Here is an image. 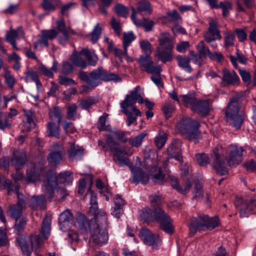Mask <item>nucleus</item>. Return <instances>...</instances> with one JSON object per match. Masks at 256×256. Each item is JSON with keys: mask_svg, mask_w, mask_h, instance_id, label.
Listing matches in <instances>:
<instances>
[{"mask_svg": "<svg viewBox=\"0 0 256 256\" xmlns=\"http://www.w3.org/2000/svg\"><path fill=\"white\" fill-rule=\"evenodd\" d=\"M106 143L114 152V160L120 166H127L131 169L132 176L131 182L137 184L142 183L146 184L150 180V176L148 174L144 172L142 170L138 167L132 168V164L129 158L124 157V155L131 156L133 153V150L129 147L118 148L116 147V143L111 136H108L106 140Z\"/></svg>", "mask_w": 256, "mask_h": 256, "instance_id": "nucleus-1", "label": "nucleus"}, {"mask_svg": "<svg viewBox=\"0 0 256 256\" xmlns=\"http://www.w3.org/2000/svg\"><path fill=\"white\" fill-rule=\"evenodd\" d=\"M108 217L105 212L100 210L96 216V220L90 224L89 232L90 240L96 245L102 246L108 243Z\"/></svg>", "mask_w": 256, "mask_h": 256, "instance_id": "nucleus-2", "label": "nucleus"}, {"mask_svg": "<svg viewBox=\"0 0 256 256\" xmlns=\"http://www.w3.org/2000/svg\"><path fill=\"white\" fill-rule=\"evenodd\" d=\"M139 216L142 220L146 222L156 221L159 224L160 229L168 234L174 232L171 218L165 211L159 207L153 210L145 208L139 212Z\"/></svg>", "mask_w": 256, "mask_h": 256, "instance_id": "nucleus-3", "label": "nucleus"}, {"mask_svg": "<svg viewBox=\"0 0 256 256\" xmlns=\"http://www.w3.org/2000/svg\"><path fill=\"white\" fill-rule=\"evenodd\" d=\"M84 199L85 200H90V206L89 212L90 213L94 216V218L88 220L84 214L82 213H78L74 218L73 223L76 228L82 233L85 234L89 231L91 222H94L96 220V216L98 212L96 194L91 190L90 187L88 188Z\"/></svg>", "mask_w": 256, "mask_h": 256, "instance_id": "nucleus-4", "label": "nucleus"}, {"mask_svg": "<svg viewBox=\"0 0 256 256\" xmlns=\"http://www.w3.org/2000/svg\"><path fill=\"white\" fill-rule=\"evenodd\" d=\"M38 180H41L42 182L44 194H42L38 197H32L30 201V206L34 209L42 210L46 208L45 198L46 197L50 201L53 198L57 182L56 175L52 172L48 174L46 180H42L40 178Z\"/></svg>", "mask_w": 256, "mask_h": 256, "instance_id": "nucleus-5", "label": "nucleus"}, {"mask_svg": "<svg viewBox=\"0 0 256 256\" xmlns=\"http://www.w3.org/2000/svg\"><path fill=\"white\" fill-rule=\"evenodd\" d=\"M242 94H238L232 98L227 106L226 118L228 122L236 129H239L244 120V114L241 110Z\"/></svg>", "mask_w": 256, "mask_h": 256, "instance_id": "nucleus-6", "label": "nucleus"}, {"mask_svg": "<svg viewBox=\"0 0 256 256\" xmlns=\"http://www.w3.org/2000/svg\"><path fill=\"white\" fill-rule=\"evenodd\" d=\"M199 126L200 124L198 121L189 118H184L178 122L176 128L186 138L193 140L194 144H196L200 138Z\"/></svg>", "mask_w": 256, "mask_h": 256, "instance_id": "nucleus-7", "label": "nucleus"}, {"mask_svg": "<svg viewBox=\"0 0 256 256\" xmlns=\"http://www.w3.org/2000/svg\"><path fill=\"white\" fill-rule=\"evenodd\" d=\"M50 172H54L56 175V173L52 170H50L46 172L44 169L41 168L39 170L37 168L36 169V166H34L33 170H27L26 180L29 182H36L40 178L42 180H46V176ZM72 175V173L70 171L61 172L58 178L56 176V182L58 183V181L60 183L64 184H72L73 178ZM56 186H58V184Z\"/></svg>", "mask_w": 256, "mask_h": 256, "instance_id": "nucleus-8", "label": "nucleus"}, {"mask_svg": "<svg viewBox=\"0 0 256 256\" xmlns=\"http://www.w3.org/2000/svg\"><path fill=\"white\" fill-rule=\"evenodd\" d=\"M220 224L219 220L214 217L209 218L208 215L200 214L197 218H192L190 224L189 228L190 232L195 234L198 231L212 230Z\"/></svg>", "mask_w": 256, "mask_h": 256, "instance_id": "nucleus-9", "label": "nucleus"}, {"mask_svg": "<svg viewBox=\"0 0 256 256\" xmlns=\"http://www.w3.org/2000/svg\"><path fill=\"white\" fill-rule=\"evenodd\" d=\"M139 64L142 70L148 74H155V76H152L150 78L157 86L159 88L163 86L160 78L162 71L160 66L155 65L148 56L141 57L139 60Z\"/></svg>", "mask_w": 256, "mask_h": 256, "instance_id": "nucleus-10", "label": "nucleus"}, {"mask_svg": "<svg viewBox=\"0 0 256 256\" xmlns=\"http://www.w3.org/2000/svg\"><path fill=\"white\" fill-rule=\"evenodd\" d=\"M30 240V246L28 244L26 240L24 238H18L16 240V244L20 246L23 254L26 256H30L32 250L38 248L43 241L42 238L40 234L31 236Z\"/></svg>", "mask_w": 256, "mask_h": 256, "instance_id": "nucleus-11", "label": "nucleus"}, {"mask_svg": "<svg viewBox=\"0 0 256 256\" xmlns=\"http://www.w3.org/2000/svg\"><path fill=\"white\" fill-rule=\"evenodd\" d=\"M234 204L239 210L240 217L248 218L249 215L252 214L254 210L256 208V200L236 198Z\"/></svg>", "mask_w": 256, "mask_h": 256, "instance_id": "nucleus-12", "label": "nucleus"}, {"mask_svg": "<svg viewBox=\"0 0 256 256\" xmlns=\"http://www.w3.org/2000/svg\"><path fill=\"white\" fill-rule=\"evenodd\" d=\"M26 156L25 152L21 150H15L13 152L11 163L14 166L16 172L13 175L16 181L22 180L24 178V174L20 171V169L24 166L26 162Z\"/></svg>", "mask_w": 256, "mask_h": 256, "instance_id": "nucleus-13", "label": "nucleus"}, {"mask_svg": "<svg viewBox=\"0 0 256 256\" xmlns=\"http://www.w3.org/2000/svg\"><path fill=\"white\" fill-rule=\"evenodd\" d=\"M58 34L54 29L42 30L38 36V39L34 43L35 50H42L44 46L48 48L49 46L48 40H52Z\"/></svg>", "mask_w": 256, "mask_h": 256, "instance_id": "nucleus-14", "label": "nucleus"}, {"mask_svg": "<svg viewBox=\"0 0 256 256\" xmlns=\"http://www.w3.org/2000/svg\"><path fill=\"white\" fill-rule=\"evenodd\" d=\"M140 88L136 86L134 90L130 92V94L126 96L123 101L120 103V108H132L136 107L135 104L138 102L142 104L144 102V100L140 92Z\"/></svg>", "mask_w": 256, "mask_h": 256, "instance_id": "nucleus-15", "label": "nucleus"}, {"mask_svg": "<svg viewBox=\"0 0 256 256\" xmlns=\"http://www.w3.org/2000/svg\"><path fill=\"white\" fill-rule=\"evenodd\" d=\"M65 154L66 150L62 145L56 143L52 145L47 160L51 166H55L59 164Z\"/></svg>", "mask_w": 256, "mask_h": 256, "instance_id": "nucleus-16", "label": "nucleus"}, {"mask_svg": "<svg viewBox=\"0 0 256 256\" xmlns=\"http://www.w3.org/2000/svg\"><path fill=\"white\" fill-rule=\"evenodd\" d=\"M244 150L242 147L230 145L228 148L226 158L228 164L231 166L238 164L242 160Z\"/></svg>", "mask_w": 256, "mask_h": 256, "instance_id": "nucleus-17", "label": "nucleus"}, {"mask_svg": "<svg viewBox=\"0 0 256 256\" xmlns=\"http://www.w3.org/2000/svg\"><path fill=\"white\" fill-rule=\"evenodd\" d=\"M138 236L144 244L152 247L158 246L160 242V237L150 232L146 228H142L139 231Z\"/></svg>", "mask_w": 256, "mask_h": 256, "instance_id": "nucleus-18", "label": "nucleus"}, {"mask_svg": "<svg viewBox=\"0 0 256 256\" xmlns=\"http://www.w3.org/2000/svg\"><path fill=\"white\" fill-rule=\"evenodd\" d=\"M212 166L216 172L221 176L225 175L228 172L226 164L222 160L218 152V150L216 148L212 154Z\"/></svg>", "mask_w": 256, "mask_h": 256, "instance_id": "nucleus-19", "label": "nucleus"}, {"mask_svg": "<svg viewBox=\"0 0 256 256\" xmlns=\"http://www.w3.org/2000/svg\"><path fill=\"white\" fill-rule=\"evenodd\" d=\"M222 84L224 86H237L240 82V79L234 70L230 71L226 68L222 70Z\"/></svg>", "mask_w": 256, "mask_h": 256, "instance_id": "nucleus-20", "label": "nucleus"}, {"mask_svg": "<svg viewBox=\"0 0 256 256\" xmlns=\"http://www.w3.org/2000/svg\"><path fill=\"white\" fill-rule=\"evenodd\" d=\"M204 36L208 43H210L216 40H220L222 38L215 21L211 20L209 22V27L207 31L204 33Z\"/></svg>", "mask_w": 256, "mask_h": 256, "instance_id": "nucleus-21", "label": "nucleus"}, {"mask_svg": "<svg viewBox=\"0 0 256 256\" xmlns=\"http://www.w3.org/2000/svg\"><path fill=\"white\" fill-rule=\"evenodd\" d=\"M132 14L130 17L134 24L138 27H143L146 32L151 31L154 24V22L146 18H144L142 20H137L136 18V12L135 8L134 7H132Z\"/></svg>", "mask_w": 256, "mask_h": 256, "instance_id": "nucleus-22", "label": "nucleus"}, {"mask_svg": "<svg viewBox=\"0 0 256 256\" xmlns=\"http://www.w3.org/2000/svg\"><path fill=\"white\" fill-rule=\"evenodd\" d=\"M72 218L73 214L71 211L68 209L66 210L60 214L58 223L60 228L62 231L65 232L69 228Z\"/></svg>", "mask_w": 256, "mask_h": 256, "instance_id": "nucleus-23", "label": "nucleus"}, {"mask_svg": "<svg viewBox=\"0 0 256 256\" xmlns=\"http://www.w3.org/2000/svg\"><path fill=\"white\" fill-rule=\"evenodd\" d=\"M156 56L163 63L172 62L174 58L173 48H157Z\"/></svg>", "mask_w": 256, "mask_h": 256, "instance_id": "nucleus-24", "label": "nucleus"}, {"mask_svg": "<svg viewBox=\"0 0 256 256\" xmlns=\"http://www.w3.org/2000/svg\"><path fill=\"white\" fill-rule=\"evenodd\" d=\"M122 112L128 116L127 125L128 126L136 122L138 116H141V112L136 107L121 108Z\"/></svg>", "mask_w": 256, "mask_h": 256, "instance_id": "nucleus-25", "label": "nucleus"}, {"mask_svg": "<svg viewBox=\"0 0 256 256\" xmlns=\"http://www.w3.org/2000/svg\"><path fill=\"white\" fill-rule=\"evenodd\" d=\"M90 88H94L98 86L102 80L104 69L102 67L93 70L90 73Z\"/></svg>", "mask_w": 256, "mask_h": 256, "instance_id": "nucleus-26", "label": "nucleus"}, {"mask_svg": "<svg viewBox=\"0 0 256 256\" xmlns=\"http://www.w3.org/2000/svg\"><path fill=\"white\" fill-rule=\"evenodd\" d=\"M160 47L158 48H174V42L170 34L168 32H162L158 37Z\"/></svg>", "mask_w": 256, "mask_h": 256, "instance_id": "nucleus-27", "label": "nucleus"}, {"mask_svg": "<svg viewBox=\"0 0 256 256\" xmlns=\"http://www.w3.org/2000/svg\"><path fill=\"white\" fill-rule=\"evenodd\" d=\"M170 184L172 188L182 194H185L192 186L189 179H186L182 186H180L178 179L173 176H170Z\"/></svg>", "mask_w": 256, "mask_h": 256, "instance_id": "nucleus-28", "label": "nucleus"}, {"mask_svg": "<svg viewBox=\"0 0 256 256\" xmlns=\"http://www.w3.org/2000/svg\"><path fill=\"white\" fill-rule=\"evenodd\" d=\"M192 110L197 112L202 116L207 115L210 111L208 101L207 100H197Z\"/></svg>", "mask_w": 256, "mask_h": 256, "instance_id": "nucleus-29", "label": "nucleus"}, {"mask_svg": "<svg viewBox=\"0 0 256 256\" xmlns=\"http://www.w3.org/2000/svg\"><path fill=\"white\" fill-rule=\"evenodd\" d=\"M36 126L32 118V113L31 112H26L22 121L23 132H28L34 128Z\"/></svg>", "mask_w": 256, "mask_h": 256, "instance_id": "nucleus-30", "label": "nucleus"}, {"mask_svg": "<svg viewBox=\"0 0 256 256\" xmlns=\"http://www.w3.org/2000/svg\"><path fill=\"white\" fill-rule=\"evenodd\" d=\"M176 59L178 61V66L179 67L188 73L190 74L192 72V68L190 65V58L189 57L186 56L178 55Z\"/></svg>", "mask_w": 256, "mask_h": 256, "instance_id": "nucleus-31", "label": "nucleus"}, {"mask_svg": "<svg viewBox=\"0 0 256 256\" xmlns=\"http://www.w3.org/2000/svg\"><path fill=\"white\" fill-rule=\"evenodd\" d=\"M60 123L57 124L50 122L48 123L46 133L48 136L54 137L59 138L60 136V128L59 126Z\"/></svg>", "mask_w": 256, "mask_h": 256, "instance_id": "nucleus-32", "label": "nucleus"}, {"mask_svg": "<svg viewBox=\"0 0 256 256\" xmlns=\"http://www.w3.org/2000/svg\"><path fill=\"white\" fill-rule=\"evenodd\" d=\"M81 54L86 58L90 65L95 66L97 63L98 58L93 50H90L88 48H84L81 50Z\"/></svg>", "mask_w": 256, "mask_h": 256, "instance_id": "nucleus-33", "label": "nucleus"}, {"mask_svg": "<svg viewBox=\"0 0 256 256\" xmlns=\"http://www.w3.org/2000/svg\"><path fill=\"white\" fill-rule=\"evenodd\" d=\"M24 36V32L21 28L16 30L11 29L6 34V40L8 42L15 40L18 38H23Z\"/></svg>", "mask_w": 256, "mask_h": 256, "instance_id": "nucleus-34", "label": "nucleus"}, {"mask_svg": "<svg viewBox=\"0 0 256 256\" xmlns=\"http://www.w3.org/2000/svg\"><path fill=\"white\" fill-rule=\"evenodd\" d=\"M102 32V28L97 23L92 32L87 36L89 40L93 44L96 43L99 40Z\"/></svg>", "mask_w": 256, "mask_h": 256, "instance_id": "nucleus-35", "label": "nucleus"}, {"mask_svg": "<svg viewBox=\"0 0 256 256\" xmlns=\"http://www.w3.org/2000/svg\"><path fill=\"white\" fill-rule=\"evenodd\" d=\"M51 220L50 217L46 216L42 220V228L40 231V234L44 239H47L50 234V230Z\"/></svg>", "mask_w": 256, "mask_h": 256, "instance_id": "nucleus-36", "label": "nucleus"}, {"mask_svg": "<svg viewBox=\"0 0 256 256\" xmlns=\"http://www.w3.org/2000/svg\"><path fill=\"white\" fill-rule=\"evenodd\" d=\"M58 62L56 60L53 62V64L50 68H49L44 65H42L39 67L40 70L46 76L52 78L54 72L58 70Z\"/></svg>", "mask_w": 256, "mask_h": 256, "instance_id": "nucleus-37", "label": "nucleus"}, {"mask_svg": "<svg viewBox=\"0 0 256 256\" xmlns=\"http://www.w3.org/2000/svg\"><path fill=\"white\" fill-rule=\"evenodd\" d=\"M181 96L182 98V101L185 106L192 110L197 101L195 94L188 93L187 94Z\"/></svg>", "mask_w": 256, "mask_h": 256, "instance_id": "nucleus-38", "label": "nucleus"}, {"mask_svg": "<svg viewBox=\"0 0 256 256\" xmlns=\"http://www.w3.org/2000/svg\"><path fill=\"white\" fill-rule=\"evenodd\" d=\"M83 154V149L74 143L70 144V148L68 152L69 157L74 160L77 157L81 156Z\"/></svg>", "mask_w": 256, "mask_h": 256, "instance_id": "nucleus-39", "label": "nucleus"}, {"mask_svg": "<svg viewBox=\"0 0 256 256\" xmlns=\"http://www.w3.org/2000/svg\"><path fill=\"white\" fill-rule=\"evenodd\" d=\"M80 54H82L81 52L78 54L76 50H74L70 56V60L74 66L84 68L86 67L87 64L85 61L81 58Z\"/></svg>", "mask_w": 256, "mask_h": 256, "instance_id": "nucleus-40", "label": "nucleus"}, {"mask_svg": "<svg viewBox=\"0 0 256 256\" xmlns=\"http://www.w3.org/2000/svg\"><path fill=\"white\" fill-rule=\"evenodd\" d=\"M140 46L143 52L145 53L146 55L140 56L138 58V62H139V60L142 56H148L150 58H151L150 55L152 52V44L148 40H143L140 42ZM150 60H152V59Z\"/></svg>", "mask_w": 256, "mask_h": 256, "instance_id": "nucleus-41", "label": "nucleus"}, {"mask_svg": "<svg viewBox=\"0 0 256 256\" xmlns=\"http://www.w3.org/2000/svg\"><path fill=\"white\" fill-rule=\"evenodd\" d=\"M136 38L133 32H124L123 36V46L124 50V53L128 54V48L130 44Z\"/></svg>", "mask_w": 256, "mask_h": 256, "instance_id": "nucleus-42", "label": "nucleus"}, {"mask_svg": "<svg viewBox=\"0 0 256 256\" xmlns=\"http://www.w3.org/2000/svg\"><path fill=\"white\" fill-rule=\"evenodd\" d=\"M25 74L26 76V82L34 81L35 82L38 88L41 86L42 84L36 72L33 70H28L25 72Z\"/></svg>", "mask_w": 256, "mask_h": 256, "instance_id": "nucleus-43", "label": "nucleus"}, {"mask_svg": "<svg viewBox=\"0 0 256 256\" xmlns=\"http://www.w3.org/2000/svg\"><path fill=\"white\" fill-rule=\"evenodd\" d=\"M23 208L24 206L19 204L12 206L9 210L10 216L16 220H18V218L22 216Z\"/></svg>", "mask_w": 256, "mask_h": 256, "instance_id": "nucleus-44", "label": "nucleus"}, {"mask_svg": "<svg viewBox=\"0 0 256 256\" xmlns=\"http://www.w3.org/2000/svg\"><path fill=\"white\" fill-rule=\"evenodd\" d=\"M12 187V184L10 180L0 174V189L6 188L8 194H10L14 192Z\"/></svg>", "mask_w": 256, "mask_h": 256, "instance_id": "nucleus-45", "label": "nucleus"}, {"mask_svg": "<svg viewBox=\"0 0 256 256\" xmlns=\"http://www.w3.org/2000/svg\"><path fill=\"white\" fill-rule=\"evenodd\" d=\"M138 10L140 12H144V14H150L152 8L150 2L147 0H142L138 3Z\"/></svg>", "mask_w": 256, "mask_h": 256, "instance_id": "nucleus-46", "label": "nucleus"}, {"mask_svg": "<svg viewBox=\"0 0 256 256\" xmlns=\"http://www.w3.org/2000/svg\"><path fill=\"white\" fill-rule=\"evenodd\" d=\"M146 136V134L141 133L136 136L129 138L128 142L132 146L139 147L141 145Z\"/></svg>", "mask_w": 256, "mask_h": 256, "instance_id": "nucleus-47", "label": "nucleus"}, {"mask_svg": "<svg viewBox=\"0 0 256 256\" xmlns=\"http://www.w3.org/2000/svg\"><path fill=\"white\" fill-rule=\"evenodd\" d=\"M196 48L198 54L204 56V58H206V56H208L210 52L208 48L205 46L204 41H200L196 45Z\"/></svg>", "mask_w": 256, "mask_h": 256, "instance_id": "nucleus-48", "label": "nucleus"}, {"mask_svg": "<svg viewBox=\"0 0 256 256\" xmlns=\"http://www.w3.org/2000/svg\"><path fill=\"white\" fill-rule=\"evenodd\" d=\"M218 8H222V15L224 16H226L228 15L229 12L232 8V4L230 2H221L218 4Z\"/></svg>", "mask_w": 256, "mask_h": 256, "instance_id": "nucleus-49", "label": "nucleus"}, {"mask_svg": "<svg viewBox=\"0 0 256 256\" xmlns=\"http://www.w3.org/2000/svg\"><path fill=\"white\" fill-rule=\"evenodd\" d=\"M174 110V104L170 102L166 101L162 106V111L166 119L172 116V114Z\"/></svg>", "mask_w": 256, "mask_h": 256, "instance_id": "nucleus-50", "label": "nucleus"}, {"mask_svg": "<svg viewBox=\"0 0 256 256\" xmlns=\"http://www.w3.org/2000/svg\"><path fill=\"white\" fill-rule=\"evenodd\" d=\"M152 180L154 182L158 184H162L166 181L165 174L163 173L162 168H159L158 173L152 175Z\"/></svg>", "mask_w": 256, "mask_h": 256, "instance_id": "nucleus-51", "label": "nucleus"}, {"mask_svg": "<svg viewBox=\"0 0 256 256\" xmlns=\"http://www.w3.org/2000/svg\"><path fill=\"white\" fill-rule=\"evenodd\" d=\"M102 80L104 82L114 81L115 82H118L121 81V78H120L118 75L110 72H108L106 70H104Z\"/></svg>", "mask_w": 256, "mask_h": 256, "instance_id": "nucleus-52", "label": "nucleus"}, {"mask_svg": "<svg viewBox=\"0 0 256 256\" xmlns=\"http://www.w3.org/2000/svg\"><path fill=\"white\" fill-rule=\"evenodd\" d=\"M78 106L76 104H72L67 108L68 118L72 120H75L77 115Z\"/></svg>", "mask_w": 256, "mask_h": 256, "instance_id": "nucleus-53", "label": "nucleus"}, {"mask_svg": "<svg viewBox=\"0 0 256 256\" xmlns=\"http://www.w3.org/2000/svg\"><path fill=\"white\" fill-rule=\"evenodd\" d=\"M96 100L94 98H88L80 101V105L82 108L88 110L90 107L96 102Z\"/></svg>", "mask_w": 256, "mask_h": 256, "instance_id": "nucleus-54", "label": "nucleus"}, {"mask_svg": "<svg viewBox=\"0 0 256 256\" xmlns=\"http://www.w3.org/2000/svg\"><path fill=\"white\" fill-rule=\"evenodd\" d=\"M167 136L166 134H159L154 139V143L157 148H161L165 144Z\"/></svg>", "mask_w": 256, "mask_h": 256, "instance_id": "nucleus-55", "label": "nucleus"}, {"mask_svg": "<svg viewBox=\"0 0 256 256\" xmlns=\"http://www.w3.org/2000/svg\"><path fill=\"white\" fill-rule=\"evenodd\" d=\"M108 116V114L104 113L102 116L100 117L97 124V128L100 131L108 130V126H106V120Z\"/></svg>", "mask_w": 256, "mask_h": 256, "instance_id": "nucleus-56", "label": "nucleus"}, {"mask_svg": "<svg viewBox=\"0 0 256 256\" xmlns=\"http://www.w3.org/2000/svg\"><path fill=\"white\" fill-rule=\"evenodd\" d=\"M4 78H5V82L10 88H12L16 83V80L14 76L11 74L10 71L6 70V71Z\"/></svg>", "mask_w": 256, "mask_h": 256, "instance_id": "nucleus-57", "label": "nucleus"}, {"mask_svg": "<svg viewBox=\"0 0 256 256\" xmlns=\"http://www.w3.org/2000/svg\"><path fill=\"white\" fill-rule=\"evenodd\" d=\"M203 191L202 189L201 184L198 182H196L194 190L193 192V199L202 198L203 197Z\"/></svg>", "mask_w": 256, "mask_h": 256, "instance_id": "nucleus-58", "label": "nucleus"}, {"mask_svg": "<svg viewBox=\"0 0 256 256\" xmlns=\"http://www.w3.org/2000/svg\"><path fill=\"white\" fill-rule=\"evenodd\" d=\"M112 135L120 142L126 143L128 142V140L126 137L125 133L123 132L115 130L112 132Z\"/></svg>", "mask_w": 256, "mask_h": 256, "instance_id": "nucleus-59", "label": "nucleus"}, {"mask_svg": "<svg viewBox=\"0 0 256 256\" xmlns=\"http://www.w3.org/2000/svg\"><path fill=\"white\" fill-rule=\"evenodd\" d=\"M115 10L116 14L120 16L126 17L128 14V8L122 4H118L115 6Z\"/></svg>", "mask_w": 256, "mask_h": 256, "instance_id": "nucleus-60", "label": "nucleus"}, {"mask_svg": "<svg viewBox=\"0 0 256 256\" xmlns=\"http://www.w3.org/2000/svg\"><path fill=\"white\" fill-rule=\"evenodd\" d=\"M111 26L115 33L118 36H120L122 32L120 20L114 18H112L111 20Z\"/></svg>", "mask_w": 256, "mask_h": 256, "instance_id": "nucleus-61", "label": "nucleus"}, {"mask_svg": "<svg viewBox=\"0 0 256 256\" xmlns=\"http://www.w3.org/2000/svg\"><path fill=\"white\" fill-rule=\"evenodd\" d=\"M190 46V44L188 42L182 41L179 42L176 44V48L178 52L185 53Z\"/></svg>", "mask_w": 256, "mask_h": 256, "instance_id": "nucleus-62", "label": "nucleus"}, {"mask_svg": "<svg viewBox=\"0 0 256 256\" xmlns=\"http://www.w3.org/2000/svg\"><path fill=\"white\" fill-rule=\"evenodd\" d=\"M197 162L202 166L207 165L209 162L208 156L205 154H197L196 156Z\"/></svg>", "mask_w": 256, "mask_h": 256, "instance_id": "nucleus-63", "label": "nucleus"}, {"mask_svg": "<svg viewBox=\"0 0 256 256\" xmlns=\"http://www.w3.org/2000/svg\"><path fill=\"white\" fill-rule=\"evenodd\" d=\"M49 116L52 120H58V122L60 123L62 118L60 111L58 108H54L52 110L49 112Z\"/></svg>", "mask_w": 256, "mask_h": 256, "instance_id": "nucleus-64", "label": "nucleus"}]
</instances>
